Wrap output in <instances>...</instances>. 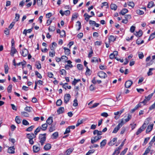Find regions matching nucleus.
Segmentation results:
<instances>
[{"label": "nucleus", "instance_id": "f257e3e1", "mask_svg": "<svg viewBox=\"0 0 155 155\" xmlns=\"http://www.w3.org/2000/svg\"><path fill=\"white\" fill-rule=\"evenodd\" d=\"M46 134H39V142L41 143V146H43L45 143L46 140Z\"/></svg>", "mask_w": 155, "mask_h": 155}, {"label": "nucleus", "instance_id": "f03ea898", "mask_svg": "<svg viewBox=\"0 0 155 155\" xmlns=\"http://www.w3.org/2000/svg\"><path fill=\"white\" fill-rule=\"evenodd\" d=\"M126 140V139H125L122 142L121 145L120 146L116 149L115 150L113 153L112 155H114L115 154H116L117 155H118L119 153L120 149L122 148V147L124 146V143Z\"/></svg>", "mask_w": 155, "mask_h": 155}, {"label": "nucleus", "instance_id": "7ed1b4c3", "mask_svg": "<svg viewBox=\"0 0 155 155\" xmlns=\"http://www.w3.org/2000/svg\"><path fill=\"white\" fill-rule=\"evenodd\" d=\"M124 122L123 121V120L122 119L121 120L120 123H119L116 127L114 130L112 131L113 133H116L118 130L120 129V127L122 126Z\"/></svg>", "mask_w": 155, "mask_h": 155}, {"label": "nucleus", "instance_id": "20e7f679", "mask_svg": "<svg viewBox=\"0 0 155 155\" xmlns=\"http://www.w3.org/2000/svg\"><path fill=\"white\" fill-rule=\"evenodd\" d=\"M153 93H152L148 95V96H145V99L142 102H140V103H141V104H143V105H145L150 100L153 96Z\"/></svg>", "mask_w": 155, "mask_h": 155}, {"label": "nucleus", "instance_id": "39448f33", "mask_svg": "<svg viewBox=\"0 0 155 155\" xmlns=\"http://www.w3.org/2000/svg\"><path fill=\"white\" fill-rule=\"evenodd\" d=\"M107 129L106 127L104 128L102 131H98L97 130H95L93 131V134L95 135L96 134L97 136L101 135L102 134V132H105L107 131Z\"/></svg>", "mask_w": 155, "mask_h": 155}, {"label": "nucleus", "instance_id": "423d86ee", "mask_svg": "<svg viewBox=\"0 0 155 155\" xmlns=\"http://www.w3.org/2000/svg\"><path fill=\"white\" fill-rule=\"evenodd\" d=\"M98 75L101 78H105L107 77V74L102 71H100L97 73Z\"/></svg>", "mask_w": 155, "mask_h": 155}, {"label": "nucleus", "instance_id": "0eeeda50", "mask_svg": "<svg viewBox=\"0 0 155 155\" xmlns=\"http://www.w3.org/2000/svg\"><path fill=\"white\" fill-rule=\"evenodd\" d=\"M71 95L69 94H67L65 95L64 98V102L67 104L71 98Z\"/></svg>", "mask_w": 155, "mask_h": 155}, {"label": "nucleus", "instance_id": "6e6552de", "mask_svg": "<svg viewBox=\"0 0 155 155\" xmlns=\"http://www.w3.org/2000/svg\"><path fill=\"white\" fill-rule=\"evenodd\" d=\"M74 150V148L73 147H70L64 152V154L65 155H69L73 152Z\"/></svg>", "mask_w": 155, "mask_h": 155}, {"label": "nucleus", "instance_id": "1a4fd4ad", "mask_svg": "<svg viewBox=\"0 0 155 155\" xmlns=\"http://www.w3.org/2000/svg\"><path fill=\"white\" fill-rule=\"evenodd\" d=\"M132 84V81L130 80L127 81L125 82V87L127 88H129L131 86Z\"/></svg>", "mask_w": 155, "mask_h": 155}, {"label": "nucleus", "instance_id": "9d476101", "mask_svg": "<svg viewBox=\"0 0 155 155\" xmlns=\"http://www.w3.org/2000/svg\"><path fill=\"white\" fill-rule=\"evenodd\" d=\"M15 148L14 146L10 147H9L8 149V153L11 154L14 153H15Z\"/></svg>", "mask_w": 155, "mask_h": 155}, {"label": "nucleus", "instance_id": "9b49d317", "mask_svg": "<svg viewBox=\"0 0 155 155\" xmlns=\"http://www.w3.org/2000/svg\"><path fill=\"white\" fill-rule=\"evenodd\" d=\"M17 52L18 51L15 48V47H12L10 52V55L12 56L13 57L14 56V54Z\"/></svg>", "mask_w": 155, "mask_h": 155}, {"label": "nucleus", "instance_id": "f8f14e48", "mask_svg": "<svg viewBox=\"0 0 155 155\" xmlns=\"http://www.w3.org/2000/svg\"><path fill=\"white\" fill-rule=\"evenodd\" d=\"M117 138H114L112 140L110 141L108 143V144L110 146H112L114 145L116 142L117 140Z\"/></svg>", "mask_w": 155, "mask_h": 155}, {"label": "nucleus", "instance_id": "ddd939ff", "mask_svg": "<svg viewBox=\"0 0 155 155\" xmlns=\"http://www.w3.org/2000/svg\"><path fill=\"white\" fill-rule=\"evenodd\" d=\"M36 136L34 134L31 133V134H27V137L29 139H32L35 138Z\"/></svg>", "mask_w": 155, "mask_h": 155}, {"label": "nucleus", "instance_id": "4468645a", "mask_svg": "<svg viewBox=\"0 0 155 155\" xmlns=\"http://www.w3.org/2000/svg\"><path fill=\"white\" fill-rule=\"evenodd\" d=\"M40 147H38L36 145H34L33 147V150L34 153H37L40 150Z\"/></svg>", "mask_w": 155, "mask_h": 155}, {"label": "nucleus", "instance_id": "2eb2a0df", "mask_svg": "<svg viewBox=\"0 0 155 155\" xmlns=\"http://www.w3.org/2000/svg\"><path fill=\"white\" fill-rule=\"evenodd\" d=\"M153 124H151L148 126L146 130V133H148L151 131L153 128Z\"/></svg>", "mask_w": 155, "mask_h": 155}, {"label": "nucleus", "instance_id": "dca6fc26", "mask_svg": "<svg viewBox=\"0 0 155 155\" xmlns=\"http://www.w3.org/2000/svg\"><path fill=\"white\" fill-rule=\"evenodd\" d=\"M141 103H139L135 107L131 110V113L134 112L136 110H137L139 107L141 106Z\"/></svg>", "mask_w": 155, "mask_h": 155}, {"label": "nucleus", "instance_id": "f3484780", "mask_svg": "<svg viewBox=\"0 0 155 155\" xmlns=\"http://www.w3.org/2000/svg\"><path fill=\"white\" fill-rule=\"evenodd\" d=\"M149 123V119L148 118H147L145 120L144 123L142 126V127H144L145 128L147 126Z\"/></svg>", "mask_w": 155, "mask_h": 155}, {"label": "nucleus", "instance_id": "a211bd4d", "mask_svg": "<svg viewBox=\"0 0 155 155\" xmlns=\"http://www.w3.org/2000/svg\"><path fill=\"white\" fill-rule=\"evenodd\" d=\"M28 53V50L25 48L22 51L21 54L24 57H26Z\"/></svg>", "mask_w": 155, "mask_h": 155}, {"label": "nucleus", "instance_id": "6ab92c4d", "mask_svg": "<svg viewBox=\"0 0 155 155\" xmlns=\"http://www.w3.org/2000/svg\"><path fill=\"white\" fill-rule=\"evenodd\" d=\"M51 147V145L50 143H47L44 146V149L46 150H48L49 149H50Z\"/></svg>", "mask_w": 155, "mask_h": 155}, {"label": "nucleus", "instance_id": "aec40b11", "mask_svg": "<svg viewBox=\"0 0 155 155\" xmlns=\"http://www.w3.org/2000/svg\"><path fill=\"white\" fill-rule=\"evenodd\" d=\"M53 122V118L51 117H49L46 120L47 123L49 125H51Z\"/></svg>", "mask_w": 155, "mask_h": 155}, {"label": "nucleus", "instance_id": "412c9836", "mask_svg": "<svg viewBox=\"0 0 155 155\" xmlns=\"http://www.w3.org/2000/svg\"><path fill=\"white\" fill-rule=\"evenodd\" d=\"M128 12V9L126 8L123 9L119 13L120 14L122 15H124L125 14Z\"/></svg>", "mask_w": 155, "mask_h": 155}, {"label": "nucleus", "instance_id": "4be33fe9", "mask_svg": "<svg viewBox=\"0 0 155 155\" xmlns=\"http://www.w3.org/2000/svg\"><path fill=\"white\" fill-rule=\"evenodd\" d=\"M131 118V115L130 114H128L127 117L125 119H123V121L124 122L123 124L129 121Z\"/></svg>", "mask_w": 155, "mask_h": 155}, {"label": "nucleus", "instance_id": "5701e85b", "mask_svg": "<svg viewBox=\"0 0 155 155\" xmlns=\"http://www.w3.org/2000/svg\"><path fill=\"white\" fill-rule=\"evenodd\" d=\"M110 8L112 10L116 11L117 9V6L114 4L111 3L110 5Z\"/></svg>", "mask_w": 155, "mask_h": 155}, {"label": "nucleus", "instance_id": "b1692460", "mask_svg": "<svg viewBox=\"0 0 155 155\" xmlns=\"http://www.w3.org/2000/svg\"><path fill=\"white\" fill-rule=\"evenodd\" d=\"M107 140L104 139L100 143V147L102 148L106 144Z\"/></svg>", "mask_w": 155, "mask_h": 155}, {"label": "nucleus", "instance_id": "393cba45", "mask_svg": "<svg viewBox=\"0 0 155 155\" xmlns=\"http://www.w3.org/2000/svg\"><path fill=\"white\" fill-rule=\"evenodd\" d=\"M124 109H123L120 111H118L114 113V114L115 115H118L119 116L124 111Z\"/></svg>", "mask_w": 155, "mask_h": 155}, {"label": "nucleus", "instance_id": "a878e982", "mask_svg": "<svg viewBox=\"0 0 155 155\" xmlns=\"http://www.w3.org/2000/svg\"><path fill=\"white\" fill-rule=\"evenodd\" d=\"M63 49L64 50V52L66 55H68L70 54V50L66 47H64Z\"/></svg>", "mask_w": 155, "mask_h": 155}, {"label": "nucleus", "instance_id": "bb28decb", "mask_svg": "<svg viewBox=\"0 0 155 155\" xmlns=\"http://www.w3.org/2000/svg\"><path fill=\"white\" fill-rule=\"evenodd\" d=\"M145 128L143 127H142V126L140 128L137 132H136V134L137 135H138L140 133H141L143 130L145 129Z\"/></svg>", "mask_w": 155, "mask_h": 155}, {"label": "nucleus", "instance_id": "cd10ccee", "mask_svg": "<svg viewBox=\"0 0 155 155\" xmlns=\"http://www.w3.org/2000/svg\"><path fill=\"white\" fill-rule=\"evenodd\" d=\"M64 111V108L63 107H60L57 110V112L58 114H60L63 113Z\"/></svg>", "mask_w": 155, "mask_h": 155}, {"label": "nucleus", "instance_id": "c85d7f7f", "mask_svg": "<svg viewBox=\"0 0 155 155\" xmlns=\"http://www.w3.org/2000/svg\"><path fill=\"white\" fill-rule=\"evenodd\" d=\"M58 136V132H55L52 135V138L53 139H56Z\"/></svg>", "mask_w": 155, "mask_h": 155}, {"label": "nucleus", "instance_id": "c756f323", "mask_svg": "<svg viewBox=\"0 0 155 155\" xmlns=\"http://www.w3.org/2000/svg\"><path fill=\"white\" fill-rule=\"evenodd\" d=\"M5 68V74H7L8 72V67L7 63H5L4 65Z\"/></svg>", "mask_w": 155, "mask_h": 155}, {"label": "nucleus", "instance_id": "7c9ffc66", "mask_svg": "<svg viewBox=\"0 0 155 155\" xmlns=\"http://www.w3.org/2000/svg\"><path fill=\"white\" fill-rule=\"evenodd\" d=\"M47 127H48L47 124H43L42 125L41 127V129L42 130L45 131V130H46Z\"/></svg>", "mask_w": 155, "mask_h": 155}, {"label": "nucleus", "instance_id": "2f4dec72", "mask_svg": "<svg viewBox=\"0 0 155 155\" xmlns=\"http://www.w3.org/2000/svg\"><path fill=\"white\" fill-rule=\"evenodd\" d=\"M155 5H154V2L153 1H151L147 5V8H150Z\"/></svg>", "mask_w": 155, "mask_h": 155}, {"label": "nucleus", "instance_id": "473e14b6", "mask_svg": "<svg viewBox=\"0 0 155 155\" xmlns=\"http://www.w3.org/2000/svg\"><path fill=\"white\" fill-rule=\"evenodd\" d=\"M84 16L85 17V19L87 21H88L89 20L90 18L92 17V15H89L86 13H85L84 14Z\"/></svg>", "mask_w": 155, "mask_h": 155}, {"label": "nucleus", "instance_id": "72a5a7b5", "mask_svg": "<svg viewBox=\"0 0 155 155\" xmlns=\"http://www.w3.org/2000/svg\"><path fill=\"white\" fill-rule=\"evenodd\" d=\"M55 27L53 26H50L48 28V30L50 31H55Z\"/></svg>", "mask_w": 155, "mask_h": 155}, {"label": "nucleus", "instance_id": "f704fd0d", "mask_svg": "<svg viewBox=\"0 0 155 155\" xmlns=\"http://www.w3.org/2000/svg\"><path fill=\"white\" fill-rule=\"evenodd\" d=\"M80 81H81V80L80 79H76L74 78V81L72 82V84L73 85H75L78 82Z\"/></svg>", "mask_w": 155, "mask_h": 155}, {"label": "nucleus", "instance_id": "c9c22d12", "mask_svg": "<svg viewBox=\"0 0 155 155\" xmlns=\"http://www.w3.org/2000/svg\"><path fill=\"white\" fill-rule=\"evenodd\" d=\"M57 44L55 42H53L52 43V45L50 46V48L51 50H53L54 47H56Z\"/></svg>", "mask_w": 155, "mask_h": 155}, {"label": "nucleus", "instance_id": "e433bc0d", "mask_svg": "<svg viewBox=\"0 0 155 155\" xmlns=\"http://www.w3.org/2000/svg\"><path fill=\"white\" fill-rule=\"evenodd\" d=\"M155 37V32L151 34L149 38V40H152Z\"/></svg>", "mask_w": 155, "mask_h": 155}, {"label": "nucleus", "instance_id": "4c0bfd02", "mask_svg": "<svg viewBox=\"0 0 155 155\" xmlns=\"http://www.w3.org/2000/svg\"><path fill=\"white\" fill-rule=\"evenodd\" d=\"M115 40V38L114 36L113 35H110L109 38V40L110 42V41H114Z\"/></svg>", "mask_w": 155, "mask_h": 155}, {"label": "nucleus", "instance_id": "58836bf2", "mask_svg": "<svg viewBox=\"0 0 155 155\" xmlns=\"http://www.w3.org/2000/svg\"><path fill=\"white\" fill-rule=\"evenodd\" d=\"M60 74L62 75H66V71L64 69H62L60 70Z\"/></svg>", "mask_w": 155, "mask_h": 155}, {"label": "nucleus", "instance_id": "ea45409f", "mask_svg": "<svg viewBox=\"0 0 155 155\" xmlns=\"http://www.w3.org/2000/svg\"><path fill=\"white\" fill-rule=\"evenodd\" d=\"M34 125H32L28 128L26 130V131H31L34 128Z\"/></svg>", "mask_w": 155, "mask_h": 155}, {"label": "nucleus", "instance_id": "a19ab883", "mask_svg": "<svg viewBox=\"0 0 155 155\" xmlns=\"http://www.w3.org/2000/svg\"><path fill=\"white\" fill-rule=\"evenodd\" d=\"M31 109L32 108L31 107L27 106L25 108L24 110L28 112H30L31 111Z\"/></svg>", "mask_w": 155, "mask_h": 155}, {"label": "nucleus", "instance_id": "79ce46f5", "mask_svg": "<svg viewBox=\"0 0 155 155\" xmlns=\"http://www.w3.org/2000/svg\"><path fill=\"white\" fill-rule=\"evenodd\" d=\"M55 130V127L54 125H51L49 129V131L50 132H52Z\"/></svg>", "mask_w": 155, "mask_h": 155}, {"label": "nucleus", "instance_id": "37998d69", "mask_svg": "<svg viewBox=\"0 0 155 155\" xmlns=\"http://www.w3.org/2000/svg\"><path fill=\"white\" fill-rule=\"evenodd\" d=\"M154 70V68H150L149 69V71L147 73V75L148 76H149L150 75H152L153 74L152 72V70Z\"/></svg>", "mask_w": 155, "mask_h": 155}, {"label": "nucleus", "instance_id": "c03bdc74", "mask_svg": "<svg viewBox=\"0 0 155 155\" xmlns=\"http://www.w3.org/2000/svg\"><path fill=\"white\" fill-rule=\"evenodd\" d=\"M78 13H75L72 15L71 20L72 21L74 20L75 18H78Z\"/></svg>", "mask_w": 155, "mask_h": 155}, {"label": "nucleus", "instance_id": "a18cd8bd", "mask_svg": "<svg viewBox=\"0 0 155 155\" xmlns=\"http://www.w3.org/2000/svg\"><path fill=\"white\" fill-rule=\"evenodd\" d=\"M35 73L36 75L37 76V77L39 78H42V76L37 71H35Z\"/></svg>", "mask_w": 155, "mask_h": 155}, {"label": "nucleus", "instance_id": "49530a36", "mask_svg": "<svg viewBox=\"0 0 155 155\" xmlns=\"http://www.w3.org/2000/svg\"><path fill=\"white\" fill-rule=\"evenodd\" d=\"M62 103V101L61 99H59L57 100L56 102V105L59 106L61 105Z\"/></svg>", "mask_w": 155, "mask_h": 155}, {"label": "nucleus", "instance_id": "de8ad7c7", "mask_svg": "<svg viewBox=\"0 0 155 155\" xmlns=\"http://www.w3.org/2000/svg\"><path fill=\"white\" fill-rule=\"evenodd\" d=\"M12 84H10L9 85L7 88L8 92V93H11L12 91Z\"/></svg>", "mask_w": 155, "mask_h": 155}, {"label": "nucleus", "instance_id": "09e8293b", "mask_svg": "<svg viewBox=\"0 0 155 155\" xmlns=\"http://www.w3.org/2000/svg\"><path fill=\"white\" fill-rule=\"evenodd\" d=\"M102 138V136L101 135L95 136L93 137L94 139L97 141L101 139Z\"/></svg>", "mask_w": 155, "mask_h": 155}, {"label": "nucleus", "instance_id": "8fccbe9b", "mask_svg": "<svg viewBox=\"0 0 155 155\" xmlns=\"http://www.w3.org/2000/svg\"><path fill=\"white\" fill-rule=\"evenodd\" d=\"M22 124L25 125H29V124L28 122L25 120H22Z\"/></svg>", "mask_w": 155, "mask_h": 155}, {"label": "nucleus", "instance_id": "3c124183", "mask_svg": "<svg viewBox=\"0 0 155 155\" xmlns=\"http://www.w3.org/2000/svg\"><path fill=\"white\" fill-rule=\"evenodd\" d=\"M78 105V101L76 98H75L74 101V103L73 106L74 107L77 106Z\"/></svg>", "mask_w": 155, "mask_h": 155}, {"label": "nucleus", "instance_id": "603ef678", "mask_svg": "<svg viewBox=\"0 0 155 155\" xmlns=\"http://www.w3.org/2000/svg\"><path fill=\"white\" fill-rule=\"evenodd\" d=\"M83 123V120H80V119H79L78 121H77V123L76 124V126L78 127V126L80 124H81Z\"/></svg>", "mask_w": 155, "mask_h": 155}, {"label": "nucleus", "instance_id": "864d4df0", "mask_svg": "<svg viewBox=\"0 0 155 155\" xmlns=\"http://www.w3.org/2000/svg\"><path fill=\"white\" fill-rule=\"evenodd\" d=\"M52 52H49V55L51 57H53L55 56V52L53 50H52Z\"/></svg>", "mask_w": 155, "mask_h": 155}, {"label": "nucleus", "instance_id": "5fc2aeb1", "mask_svg": "<svg viewBox=\"0 0 155 155\" xmlns=\"http://www.w3.org/2000/svg\"><path fill=\"white\" fill-rule=\"evenodd\" d=\"M150 138L149 137H146L145 138L143 145H145L147 143L148 141L149 140Z\"/></svg>", "mask_w": 155, "mask_h": 155}, {"label": "nucleus", "instance_id": "6e6d98bb", "mask_svg": "<svg viewBox=\"0 0 155 155\" xmlns=\"http://www.w3.org/2000/svg\"><path fill=\"white\" fill-rule=\"evenodd\" d=\"M95 150H90L87 153L86 155H89L94 152Z\"/></svg>", "mask_w": 155, "mask_h": 155}, {"label": "nucleus", "instance_id": "4d7b16f0", "mask_svg": "<svg viewBox=\"0 0 155 155\" xmlns=\"http://www.w3.org/2000/svg\"><path fill=\"white\" fill-rule=\"evenodd\" d=\"M128 5L133 8L134 6V4L133 2H129L128 3Z\"/></svg>", "mask_w": 155, "mask_h": 155}, {"label": "nucleus", "instance_id": "13d9d810", "mask_svg": "<svg viewBox=\"0 0 155 155\" xmlns=\"http://www.w3.org/2000/svg\"><path fill=\"white\" fill-rule=\"evenodd\" d=\"M15 120L17 123L19 124L21 123L20 120L18 116H16L15 118Z\"/></svg>", "mask_w": 155, "mask_h": 155}, {"label": "nucleus", "instance_id": "bf43d9fd", "mask_svg": "<svg viewBox=\"0 0 155 155\" xmlns=\"http://www.w3.org/2000/svg\"><path fill=\"white\" fill-rule=\"evenodd\" d=\"M21 115L24 117H28L29 114L25 112H21Z\"/></svg>", "mask_w": 155, "mask_h": 155}, {"label": "nucleus", "instance_id": "052dcab7", "mask_svg": "<svg viewBox=\"0 0 155 155\" xmlns=\"http://www.w3.org/2000/svg\"><path fill=\"white\" fill-rule=\"evenodd\" d=\"M137 13L139 15H142L144 13L143 12L139 9L137 10Z\"/></svg>", "mask_w": 155, "mask_h": 155}, {"label": "nucleus", "instance_id": "680f3d73", "mask_svg": "<svg viewBox=\"0 0 155 155\" xmlns=\"http://www.w3.org/2000/svg\"><path fill=\"white\" fill-rule=\"evenodd\" d=\"M60 35L61 37H63L65 36V33L64 30H62L60 33Z\"/></svg>", "mask_w": 155, "mask_h": 155}, {"label": "nucleus", "instance_id": "e2e57ef3", "mask_svg": "<svg viewBox=\"0 0 155 155\" xmlns=\"http://www.w3.org/2000/svg\"><path fill=\"white\" fill-rule=\"evenodd\" d=\"M93 59L91 60L92 62H98V58L97 57H93Z\"/></svg>", "mask_w": 155, "mask_h": 155}, {"label": "nucleus", "instance_id": "0e129e2a", "mask_svg": "<svg viewBox=\"0 0 155 155\" xmlns=\"http://www.w3.org/2000/svg\"><path fill=\"white\" fill-rule=\"evenodd\" d=\"M77 68L79 70H81L82 69L83 66L82 65L80 64H78L77 65Z\"/></svg>", "mask_w": 155, "mask_h": 155}, {"label": "nucleus", "instance_id": "69168bd1", "mask_svg": "<svg viewBox=\"0 0 155 155\" xmlns=\"http://www.w3.org/2000/svg\"><path fill=\"white\" fill-rule=\"evenodd\" d=\"M135 27L134 26H132L130 28V31L131 32L133 33L135 31Z\"/></svg>", "mask_w": 155, "mask_h": 155}, {"label": "nucleus", "instance_id": "338daca9", "mask_svg": "<svg viewBox=\"0 0 155 155\" xmlns=\"http://www.w3.org/2000/svg\"><path fill=\"white\" fill-rule=\"evenodd\" d=\"M15 24V22H12L9 26L8 28L10 29H11L13 27Z\"/></svg>", "mask_w": 155, "mask_h": 155}, {"label": "nucleus", "instance_id": "774afa93", "mask_svg": "<svg viewBox=\"0 0 155 155\" xmlns=\"http://www.w3.org/2000/svg\"><path fill=\"white\" fill-rule=\"evenodd\" d=\"M127 148H125L120 153V155H124L127 150Z\"/></svg>", "mask_w": 155, "mask_h": 155}]
</instances>
